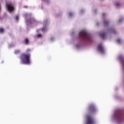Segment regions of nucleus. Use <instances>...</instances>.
<instances>
[{"label":"nucleus","instance_id":"9","mask_svg":"<svg viewBox=\"0 0 124 124\" xmlns=\"http://www.w3.org/2000/svg\"><path fill=\"white\" fill-rule=\"evenodd\" d=\"M118 59L121 62L124 69V57H123V55H119L118 57Z\"/></svg>","mask_w":124,"mask_h":124},{"label":"nucleus","instance_id":"6","mask_svg":"<svg viewBox=\"0 0 124 124\" xmlns=\"http://www.w3.org/2000/svg\"><path fill=\"white\" fill-rule=\"evenodd\" d=\"M6 7L9 12H12L14 10V5L11 2L6 3Z\"/></svg>","mask_w":124,"mask_h":124},{"label":"nucleus","instance_id":"31","mask_svg":"<svg viewBox=\"0 0 124 124\" xmlns=\"http://www.w3.org/2000/svg\"><path fill=\"white\" fill-rule=\"evenodd\" d=\"M97 26H98V23H97Z\"/></svg>","mask_w":124,"mask_h":124},{"label":"nucleus","instance_id":"27","mask_svg":"<svg viewBox=\"0 0 124 124\" xmlns=\"http://www.w3.org/2000/svg\"><path fill=\"white\" fill-rule=\"evenodd\" d=\"M83 11H84V10H81V13H83Z\"/></svg>","mask_w":124,"mask_h":124},{"label":"nucleus","instance_id":"4","mask_svg":"<svg viewBox=\"0 0 124 124\" xmlns=\"http://www.w3.org/2000/svg\"><path fill=\"white\" fill-rule=\"evenodd\" d=\"M31 55L23 54L21 56V61L24 64H30L31 63Z\"/></svg>","mask_w":124,"mask_h":124},{"label":"nucleus","instance_id":"23","mask_svg":"<svg viewBox=\"0 0 124 124\" xmlns=\"http://www.w3.org/2000/svg\"><path fill=\"white\" fill-rule=\"evenodd\" d=\"M25 44H28L29 43V40L28 39H26L25 40Z\"/></svg>","mask_w":124,"mask_h":124},{"label":"nucleus","instance_id":"15","mask_svg":"<svg viewBox=\"0 0 124 124\" xmlns=\"http://www.w3.org/2000/svg\"><path fill=\"white\" fill-rule=\"evenodd\" d=\"M36 36L38 37V38H41V37H42V35H41V34H37Z\"/></svg>","mask_w":124,"mask_h":124},{"label":"nucleus","instance_id":"2","mask_svg":"<svg viewBox=\"0 0 124 124\" xmlns=\"http://www.w3.org/2000/svg\"><path fill=\"white\" fill-rule=\"evenodd\" d=\"M24 17L25 19L27 26H29V25H31V24H34V25L36 24V21H35L33 18L31 17V14H25Z\"/></svg>","mask_w":124,"mask_h":124},{"label":"nucleus","instance_id":"26","mask_svg":"<svg viewBox=\"0 0 124 124\" xmlns=\"http://www.w3.org/2000/svg\"><path fill=\"white\" fill-rule=\"evenodd\" d=\"M51 41H54V40H55V38L52 37L51 38Z\"/></svg>","mask_w":124,"mask_h":124},{"label":"nucleus","instance_id":"19","mask_svg":"<svg viewBox=\"0 0 124 124\" xmlns=\"http://www.w3.org/2000/svg\"><path fill=\"white\" fill-rule=\"evenodd\" d=\"M121 5V4H120V3L117 2L116 3V7H120V6Z\"/></svg>","mask_w":124,"mask_h":124},{"label":"nucleus","instance_id":"28","mask_svg":"<svg viewBox=\"0 0 124 124\" xmlns=\"http://www.w3.org/2000/svg\"><path fill=\"white\" fill-rule=\"evenodd\" d=\"M29 51H31V50L30 49H27V51L29 52Z\"/></svg>","mask_w":124,"mask_h":124},{"label":"nucleus","instance_id":"20","mask_svg":"<svg viewBox=\"0 0 124 124\" xmlns=\"http://www.w3.org/2000/svg\"><path fill=\"white\" fill-rule=\"evenodd\" d=\"M73 15H74L73 13H69V16L70 17H72V16H73Z\"/></svg>","mask_w":124,"mask_h":124},{"label":"nucleus","instance_id":"16","mask_svg":"<svg viewBox=\"0 0 124 124\" xmlns=\"http://www.w3.org/2000/svg\"><path fill=\"white\" fill-rule=\"evenodd\" d=\"M43 1H44L45 2H46V3H49V2H50V0H42Z\"/></svg>","mask_w":124,"mask_h":124},{"label":"nucleus","instance_id":"8","mask_svg":"<svg viewBox=\"0 0 124 124\" xmlns=\"http://www.w3.org/2000/svg\"><path fill=\"white\" fill-rule=\"evenodd\" d=\"M89 110L91 113H94V112H96V108H95V107L94 106V105L91 104L89 106Z\"/></svg>","mask_w":124,"mask_h":124},{"label":"nucleus","instance_id":"21","mask_svg":"<svg viewBox=\"0 0 124 124\" xmlns=\"http://www.w3.org/2000/svg\"><path fill=\"white\" fill-rule=\"evenodd\" d=\"M19 53H20V50H15V54H16V55L19 54Z\"/></svg>","mask_w":124,"mask_h":124},{"label":"nucleus","instance_id":"7","mask_svg":"<svg viewBox=\"0 0 124 124\" xmlns=\"http://www.w3.org/2000/svg\"><path fill=\"white\" fill-rule=\"evenodd\" d=\"M97 50L101 54L105 53V49L104 48V46L103 45H102V44H99L98 46Z\"/></svg>","mask_w":124,"mask_h":124},{"label":"nucleus","instance_id":"29","mask_svg":"<svg viewBox=\"0 0 124 124\" xmlns=\"http://www.w3.org/2000/svg\"><path fill=\"white\" fill-rule=\"evenodd\" d=\"M25 8H27V6H24V7Z\"/></svg>","mask_w":124,"mask_h":124},{"label":"nucleus","instance_id":"25","mask_svg":"<svg viewBox=\"0 0 124 124\" xmlns=\"http://www.w3.org/2000/svg\"><path fill=\"white\" fill-rule=\"evenodd\" d=\"M13 46H14V45H12V46L9 45V48H11V47H13Z\"/></svg>","mask_w":124,"mask_h":124},{"label":"nucleus","instance_id":"18","mask_svg":"<svg viewBox=\"0 0 124 124\" xmlns=\"http://www.w3.org/2000/svg\"><path fill=\"white\" fill-rule=\"evenodd\" d=\"M80 45L78 44L76 45V49H79L80 48Z\"/></svg>","mask_w":124,"mask_h":124},{"label":"nucleus","instance_id":"24","mask_svg":"<svg viewBox=\"0 0 124 124\" xmlns=\"http://www.w3.org/2000/svg\"><path fill=\"white\" fill-rule=\"evenodd\" d=\"M124 20V18H120L119 20V23H121V22H123Z\"/></svg>","mask_w":124,"mask_h":124},{"label":"nucleus","instance_id":"13","mask_svg":"<svg viewBox=\"0 0 124 124\" xmlns=\"http://www.w3.org/2000/svg\"><path fill=\"white\" fill-rule=\"evenodd\" d=\"M47 30H48V28H47V27H44V28H42V31H43V32H44L46 31H47Z\"/></svg>","mask_w":124,"mask_h":124},{"label":"nucleus","instance_id":"30","mask_svg":"<svg viewBox=\"0 0 124 124\" xmlns=\"http://www.w3.org/2000/svg\"><path fill=\"white\" fill-rule=\"evenodd\" d=\"M45 25H46V23H45V24H44V26H45Z\"/></svg>","mask_w":124,"mask_h":124},{"label":"nucleus","instance_id":"32","mask_svg":"<svg viewBox=\"0 0 124 124\" xmlns=\"http://www.w3.org/2000/svg\"><path fill=\"white\" fill-rule=\"evenodd\" d=\"M95 12H96V11H95Z\"/></svg>","mask_w":124,"mask_h":124},{"label":"nucleus","instance_id":"17","mask_svg":"<svg viewBox=\"0 0 124 124\" xmlns=\"http://www.w3.org/2000/svg\"><path fill=\"white\" fill-rule=\"evenodd\" d=\"M15 19L16 21H18V19H19V16H15Z\"/></svg>","mask_w":124,"mask_h":124},{"label":"nucleus","instance_id":"5","mask_svg":"<svg viewBox=\"0 0 124 124\" xmlns=\"http://www.w3.org/2000/svg\"><path fill=\"white\" fill-rule=\"evenodd\" d=\"M86 124H95L93 117L91 115H87Z\"/></svg>","mask_w":124,"mask_h":124},{"label":"nucleus","instance_id":"12","mask_svg":"<svg viewBox=\"0 0 124 124\" xmlns=\"http://www.w3.org/2000/svg\"><path fill=\"white\" fill-rule=\"evenodd\" d=\"M99 35L103 39H105V38H106V34L105 33H100Z\"/></svg>","mask_w":124,"mask_h":124},{"label":"nucleus","instance_id":"22","mask_svg":"<svg viewBox=\"0 0 124 124\" xmlns=\"http://www.w3.org/2000/svg\"><path fill=\"white\" fill-rule=\"evenodd\" d=\"M122 39H117V42H118V43H122Z\"/></svg>","mask_w":124,"mask_h":124},{"label":"nucleus","instance_id":"10","mask_svg":"<svg viewBox=\"0 0 124 124\" xmlns=\"http://www.w3.org/2000/svg\"><path fill=\"white\" fill-rule=\"evenodd\" d=\"M106 16V13L103 14V19H104V24L105 26H108L109 25V21L106 20L104 17Z\"/></svg>","mask_w":124,"mask_h":124},{"label":"nucleus","instance_id":"1","mask_svg":"<svg viewBox=\"0 0 124 124\" xmlns=\"http://www.w3.org/2000/svg\"><path fill=\"white\" fill-rule=\"evenodd\" d=\"M112 119L117 124H124V114L119 112H115L112 117Z\"/></svg>","mask_w":124,"mask_h":124},{"label":"nucleus","instance_id":"3","mask_svg":"<svg viewBox=\"0 0 124 124\" xmlns=\"http://www.w3.org/2000/svg\"><path fill=\"white\" fill-rule=\"evenodd\" d=\"M79 37L82 39H85V40H91V35L86 30H83L79 32Z\"/></svg>","mask_w":124,"mask_h":124},{"label":"nucleus","instance_id":"14","mask_svg":"<svg viewBox=\"0 0 124 124\" xmlns=\"http://www.w3.org/2000/svg\"><path fill=\"white\" fill-rule=\"evenodd\" d=\"M4 31V29L3 28H0V33H2Z\"/></svg>","mask_w":124,"mask_h":124},{"label":"nucleus","instance_id":"11","mask_svg":"<svg viewBox=\"0 0 124 124\" xmlns=\"http://www.w3.org/2000/svg\"><path fill=\"white\" fill-rule=\"evenodd\" d=\"M108 32H113V33H116V31L114 28H110L108 30Z\"/></svg>","mask_w":124,"mask_h":124}]
</instances>
